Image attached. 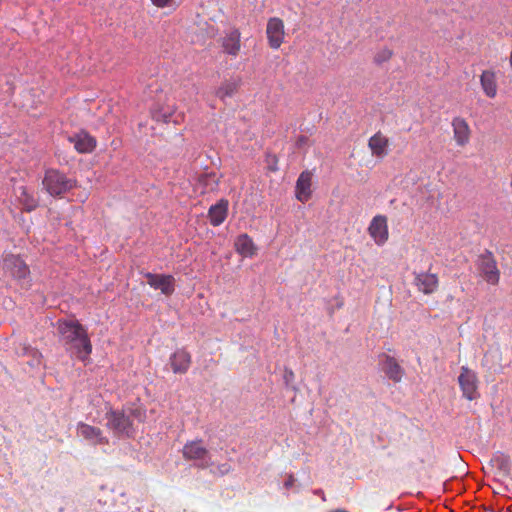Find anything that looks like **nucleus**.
<instances>
[{
  "instance_id": "nucleus-1",
  "label": "nucleus",
  "mask_w": 512,
  "mask_h": 512,
  "mask_svg": "<svg viewBox=\"0 0 512 512\" xmlns=\"http://www.w3.org/2000/svg\"><path fill=\"white\" fill-rule=\"evenodd\" d=\"M57 329L67 350L78 360L87 364L90 360L92 344L86 329L78 321L62 320L57 322Z\"/></svg>"
},
{
  "instance_id": "nucleus-2",
  "label": "nucleus",
  "mask_w": 512,
  "mask_h": 512,
  "mask_svg": "<svg viewBox=\"0 0 512 512\" xmlns=\"http://www.w3.org/2000/svg\"><path fill=\"white\" fill-rule=\"evenodd\" d=\"M43 186L51 196H60L72 189L76 182L66 177L65 174L55 169L46 171Z\"/></svg>"
},
{
  "instance_id": "nucleus-3",
  "label": "nucleus",
  "mask_w": 512,
  "mask_h": 512,
  "mask_svg": "<svg viewBox=\"0 0 512 512\" xmlns=\"http://www.w3.org/2000/svg\"><path fill=\"white\" fill-rule=\"evenodd\" d=\"M458 383L463 397L467 400L472 401L480 397L478 392L479 380L477 373L474 370L467 366H462L458 376Z\"/></svg>"
},
{
  "instance_id": "nucleus-4",
  "label": "nucleus",
  "mask_w": 512,
  "mask_h": 512,
  "mask_svg": "<svg viewBox=\"0 0 512 512\" xmlns=\"http://www.w3.org/2000/svg\"><path fill=\"white\" fill-rule=\"evenodd\" d=\"M182 455L185 460L197 461L200 468H207L212 465L209 457V451L204 447L202 440L187 442L182 449Z\"/></svg>"
},
{
  "instance_id": "nucleus-5",
  "label": "nucleus",
  "mask_w": 512,
  "mask_h": 512,
  "mask_svg": "<svg viewBox=\"0 0 512 512\" xmlns=\"http://www.w3.org/2000/svg\"><path fill=\"white\" fill-rule=\"evenodd\" d=\"M477 266L482 277L487 283L491 285L499 283L500 271L497 267V262L490 251H486L479 256Z\"/></svg>"
},
{
  "instance_id": "nucleus-6",
  "label": "nucleus",
  "mask_w": 512,
  "mask_h": 512,
  "mask_svg": "<svg viewBox=\"0 0 512 512\" xmlns=\"http://www.w3.org/2000/svg\"><path fill=\"white\" fill-rule=\"evenodd\" d=\"M107 427L116 435L130 436L132 433V422L122 411L110 410L106 413Z\"/></svg>"
},
{
  "instance_id": "nucleus-7",
  "label": "nucleus",
  "mask_w": 512,
  "mask_h": 512,
  "mask_svg": "<svg viewBox=\"0 0 512 512\" xmlns=\"http://www.w3.org/2000/svg\"><path fill=\"white\" fill-rule=\"evenodd\" d=\"M3 269L5 274L18 281L25 280L30 274L25 262L15 255H7L3 258Z\"/></svg>"
},
{
  "instance_id": "nucleus-8",
  "label": "nucleus",
  "mask_w": 512,
  "mask_h": 512,
  "mask_svg": "<svg viewBox=\"0 0 512 512\" xmlns=\"http://www.w3.org/2000/svg\"><path fill=\"white\" fill-rule=\"evenodd\" d=\"M266 35L270 48L277 50L280 48L285 38V26L282 19L272 17L267 22Z\"/></svg>"
},
{
  "instance_id": "nucleus-9",
  "label": "nucleus",
  "mask_w": 512,
  "mask_h": 512,
  "mask_svg": "<svg viewBox=\"0 0 512 512\" xmlns=\"http://www.w3.org/2000/svg\"><path fill=\"white\" fill-rule=\"evenodd\" d=\"M368 233L378 246L384 245L389 238L387 217L384 215H376L371 220Z\"/></svg>"
},
{
  "instance_id": "nucleus-10",
  "label": "nucleus",
  "mask_w": 512,
  "mask_h": 512,
  "mask_svg": "<svg viewBox=\"0 0 512 512\" xmlns=\"http://www.w3.org/2000/svg\"><path fill=\"white\" fill-rule=\"evenodd\" d=\"M147 283L164 295L170 296L175 291V279L172 275L146 273Z\"/></svg>"
},
{
  "instance_id": "nucleus-11",
  "label": "nucleus",
  "mask_w": 512,
  "mask_h": 512,
  "mask_svg": "<svg viewBox=\"0 0 512 512\" xmlns=\"http://www.w3.org/2000/svg\"><path fill=\"white\" fill-rule=\"evenodd\" d=\"M77 434L79 437L89 441L93 445H102L108 443V439L103 436V432L100 428L83 422H79L77 424Z\"/></svg>"
},
{
  "instance_id": "nucleus-12",
  "label": "nucleus",
  "mask_w": 512,
  "mask_h": 512,
  "mask_svg": "<svg viewBox=\"0 0 512 512\" xmlns=\"http://www.w3.org/2000/svg\"><path fill=\"white\" fill-rule=\"evenodd\" d=\"M413 283L417 287L418 291L424 294L434 293L439 285L437 275L428 272H415Z\"/></svg>"
},
{
  "instance_id": "nucleus-13",
  "label": "nucleus",
  "mask_w": 512,
  "mask_h": 512,
  "mask_svg": "<svg viewBox=\"0 0 512 512\" xmlns=\"http://www.w3.org/2000/svg\"><path fill=\"white\" fill-rule=\"evenodd\" d=\"M220 178L216 172L203 173L197 177L195 189L200 194L215 192L219 188Z\"/></svg>"
},
{
  "instance_id": "nucleus-14",
  "label": "nucleus",
  "mask_w": 512,
  "mask_h": 512,
  "mask_svg": "<svg viewBox=\"0 0 512 512\" xmlns=\"http://www.w3.org/2000/svg\"><path fill=\"white\" fill-rule=\"evenodd\" d=\"M312 173L310 171H303L296 182V198L305 203L307 202L311 196H312Z\"/></svg>"
},
{
  "instance_id": "nucleus-15",
  "label": "nucleus",
  "mask_w": 512,
  "mask_h": 512,
  "mask_svg": "<svg viewBox=\"0 0 512 512\" xmlns=\"http://www.w3.org/2000/svg\"><path fill=\"white\" fill-rule=\"evenodd\" d=\"M453 136L458 146H465L470 140L471 130L464 118L455 117L452 120Z\"/></svg>"
},
{
  "instance_id": "nucleus-16",
  "label": "nucleus",
  "mask_w": 512,
  "mask_h": 512,
  "mask_svg": "<svg viewBox=\"0 0 512 512\" xmlns=\"http://www.w3.org/2000/svg\"><path fill=\"white\" fill-rule=\"evenodd\" d=\"M480 85L486 97L495 98L498 92L496 72L491 69L483 70L480 75Z\"/></svg>"
},
{
  "instance_id": "nucleus-17",
  "label": "nucleus",
  "mask_w": 512,
  "mask_h": 512,
  "mask_svg": "<svg viewBox=\"0 0 512 512\" xmlns=\"http://www.w3.org/2000/svg\"><path fill=\"white\" fill-rule=\"evenodd\" d=\"M223 51L232 56L237 57L241 50V33L234 29L227 33L221 40Z\"/></svg>"
},
{
  "instance_id": "nucleus-18",
  "label": "nucleus",
  "mask_w": 512,
  "mask_h": 512,
  "mask_svg": "<svg viewBox=\"0 0 512 512\" xmlns=\"http://www.w3.org/2000/svg\"><path fill=\"white\" fill-rule=\"evenodd\" d=\"M170 365L174 373L184 374L191 365V355L185 349H178L170 356Z\"/></svg>"
},
{
  "instance_id": "nucleus-19",
  "label": "nucleus",
  "mask_w": 512,
  "mask_h": 512,
  "mask_svg": "<svg viewBox=\"0 0 512 512\" xmlns=\"http://www.w3.org/2000/svg\"><path fill=\"white\" fill-rule=\"evenodd\" d=\"M368 147L374 157L384 158L388 154L389 139L377 132L368 140Z\"/></svg>"
},
{
  "instance_id": "nucleus-20",
  "label": "nucleus",
  "mask_w": 512,
  "mask_h": 512,
  "mask_svg": "<svg viewBox=\"0 0 512 512\" xmlns=\"http://www.w3.org/2000/svg\"><path fill=\"white\" fill-rule=\"evenodd\" d=\"M228 205L227 200L221 199L209 208L208 219L212 226H219L225 221L228 214Z\"/></svg>"
},
{
  "instance_id": "nucleus-21",
  "label": "nucleus",
  "mask_w": 512,
  "mask_h": 512,
  "mask_svg": "<svg viewBox=\"0 0 512 512\" xmlns=\"http://www.w3.org/2000/svg\"><path fill=\"white\" fill-rule=\"evenodd\" d=\"M79 153H90L96 146V140L86 132H80L69 138Z\"/></svg>"
},
{
  "instance_id": "nucleus-22",
  "label": "nucleus",
  "mask_w": 512,
  "mask_h": 512,
  "mask_svg": "<svg viewBox=\"0 0 512 512\" xmlns=\"http://www.w3.org/2000/svg\"><path fill=\"white\" fill-rule=\"evenodd\" d=\"M241 86V79L239 77L224 80L217 88L216 96L224 101L226 98L234 96Z\"/></svg>"
},
{
  "instance_id": "nucleus-23",
  "label": "nucleus",
  "mask_w": 512,
  "mask_h": 512,
  "mask_svg": "<svg viewBox=\"0 0 512 512\" xmlns=\"http://www.w3.org/2000/svg\"><path fill=\"white\" fill-rule=\"evenodd\" d=\"M383 357V371L385 374L394 382H400L404 374L401 366L398 364L395 358L389 355H384Z\"/></svg>"
},
{
  "instance_id": "nucleus-24",
  "label": "nucleus",
  "mask_w": 512,
  "mask_h": 512,
  "mask_svg": "<svg viewBox=\"0 0 512 512\" xmlns=\"http://www.w3.org/2000/svg\"><path fill=\"white\" fill-rule=\"evenodd\" d=\"M235 249L243 257H253L256 253V246L251 237L242 234L235 241Z\"/></svg>"
},
{
  "instance_id": "nucleus-25",
  "label": "nucleus",
  "mask_w": 512,
  "mask_h": 512,
  "mask_svg": "<svg viewBox=\"0 0 512 512\" xmlns=\"http://www.w3.org/2000/svg\"><path fill=\"white\" fill-rule=\"evenodd\" d=\"M21 194L19 196L20 201L23 203L27 211H32L37 207L36 200L30 196L24 187L20 188Z\"/></svg>"
},
{
  "instance_id": "nucleus-26",
  "label": "nucleus",
  "mask_w": 512,
  "mask_h": 512,
  "mask_svg": "<svg viewBox=\"0 0 512 512\" xmlns=\"http://www.w3.org/2000/svg\"><path fill=\"white\" fill-rule=\"evenodd\" d=\"M393 56V52L389 48H383L379 50L374 56V62L376 64H382L389 61Z\"/></svg>"
},
{
  "instance_id": "nucleus-27",
  "label": "nucleus",
  "mask_w": 512,
  "mask_h": 512,
  "mask_svg": "<svg viewBox=\"0 0 512 512\" xmlns=\"http://www.w3.org/2000/svg\"><path fill=\"white\" fill-rule=\"evenodd\" d=\"M152 4L157 8L170 7L175 3V0H151Z\"/></svg>"
},
{
  "instance_id": "nucleus-28",
  "label": "nucleus",
  "mask_w": 512,
  "mask_h": 512,
  "mask_svg": "<svg viewBox=\"0 0 512 512\" xmlns=\"http://www.w3.org/2000/svg\"><path fill=\"white\" fill-rule=\"evenodd\" d=\"M294 483H295V478H294V476L292 474H290L287 477L286 481L284 482V487L286 489H289V488H291L294 485Z\"/></svg>"
},
{
  "instance_id": "nucleus-29",
  "label": "nucleus",
  "mask_w": 512,
  "mask_h": 512,
  "mask_svg": "<svg viewBox=\"0 0 512 512\" xmlns=\"http://www.w3.org/2000/svg\"><path fill=\"white\" fill-rule=\"evenodd\" d=\"M218 470L222 475H224L231 471V466L229 464L225 463V464L220 465L218 467Z\"/></svg>"
},
{
  "instance_id": "nucleus-30",
  "label": "nucleus",
  "mask_w": 512,
  "mask_h": 512,
  "mask_svg": "<svg viewBox=\"0 0 512 512\" xmlns=\"http://www.w3.org/2000/svg\"><path fill=\"white\" fill-rule=\"evenodd\" d=\"M434 459V455H433V447L430 446L428 447L427 449V460H432Z\"/></svg>"
},
{
  "instance_id": "nucleus-31",
  "label": "nucleus",
  "mask_w": 512,
  "mask_h": 512,
  "mask_svg": "<svg viewBox=\"0 0 512 512\" xmlns=\"http://www.w3.org/2000/svg\"><path fill=\"white\" fill-rule=\"evenodd\" d=\"M314 494H316L317 496H320L323 500H325V494L322 489L315 490Z\"/></svg>"
},
{
  "instance_id": "nucleus-32",
  "label": "nucleus",
  "mask_w": 512,
  "mask_h": 512,
  "mask_svg": "<svg viewBox=\"0 0 512 512\" xmlns=\"http://www.w3.org/2000/svg\"><path fill=\"white\" fill-rule=\"evenodd\" d=\"M510 187H511V189H512V173H511Z\"/></svg>"
}]
</instances>
